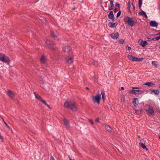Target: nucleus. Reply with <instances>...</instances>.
<instances>
[{
    "label": "nucleus",
    "instance_id": "obj_1",
    "mask_svg": "<svg viewBox=\"0 0 160 160\" xmlns=\"http://www.w3.org/2000/svg\"><path fill=\"white\" fill-rule=\"evenodd\" d=\"M124 21L126 24L131 27H133L137 22L136 18L135 17L131 18L128 16H125L124 18Z\"/></svg>",
    "mask_w": 160,
    "mask_h": 160
},
{
    "label": "nucleus",
    "instance_id": "obj_2",
    "mask_svg": "<svg viewBox=\"0 0 160 160\" xmlns=\"http://www.w3.org/2000/svg\"><path fill=\"white\" fill-rule=\"evenodd\" d=\"M64 106L65 108L69 109L73 112H76L77 110L74 102L70 103L68 101H66L64 103Z\"/></svg>",
    "mask_w": 160,
    "mask_h": 160
},
{
    "label": "nucleus",
    "instance_id": "obj_3",
    "mask_svg": "<svg viewBox=\"0 0 160 160\" xmlns=\"http://www.w3.org/2000/svg\"><path fill=\"white\" fill-rule=\"evenodd\" d=\"M55 45V44L53 41L47 40L45 42V46L46 48L48 49L52 50H55V48L53 46Z\"/></svg>",
    "mask_w": 160,
    "mask_h": 160
},
{
    "label": "nucleus",
    "instance_id": "obj_4",
    "mask_svg": "<svg viewBox=\"0 0 160 160\" xmlns=\"http://www.w3.org/2000/svg\"><path fill=\"white\" fill-rule=\"evenodd\" d=\"M127 57L129 59L133 62H140L144 60L143 58H138L130 55H128L127 56Z\"/></svg>",
    "mask_w": 160,
    "mask_h": 160
},
{
    "label": "nucleus",
    "instance_id": "obj_5",
    "mask_svg": "<svg viewBox=\"0 0 160 160\" xmlns=\"http://www.w3.org/2000/svg\"><path fill=\"white\" fill-rule=\"evenodd\" d=\"M128 92L130 94L136 95L137 94L140 95L142 94L144 92L140 90H129L128 91Z\"/></svg>",
    "mask_w": 160,
    "mask_h": 160
},
{
    "label": "nucleus",
    "instance_id": "obj_6",
    "mask_svg": "<svg viewBox=\"0 0 160 160\" xmlns=\"http://www.w3.org/2000/svg\"><path fill=\"white\" fill-rule=\"evenodd\" d=\"M92 99L94 103L97 102L98 104H100L101 100V95L100 94H98L95 97L92 96Z\"/></svg>",
    "mask_w": 160,
    "mask_h": 160
},
{
    "label": "nucleus",
    "instance_id": "obj_7",
    "mask_svg": "<svg viewBox=\"0 0 160 160\" xmlns=\"http://www.w3.org/2000/svg\"><path fill=\"white\" fill-rule=\"evenodd\" d=\"M146 111L148 115L149 116H152L154 113V111L152 107L149 106H148V108L146 109Z\"/></svg>",
    "mask_w": 160,
    "mask_h": 160
},
{
    "label": "nucleus",
    "instance_id": "obj_8",
    "mask_svg": "<svg viewBox=\"0 0 160 160\" xmlns=\"http://www.w3.org/2000/svg\"><path fill=\"white\" fill-rule=\"evenodd\" d=\"M73 55L72 53L70 55H69L66 57V60L67 62L69 64L72 63L73 61Z\"/></svg>",
    "mask_w": 160,
    "mask_h": 160
},
{
    "label": "nucleus",
    "instance_id": "obj_9",
    "mask_svg": "<svg viewBox=\"0 0 160 160\" xmlns=\"http://www.w3.org/2000/svg\"><path fill=\"white\" fill-rule=\"evenodd\" d=\"M1 61L7 63L8 65L9 64L10 62L9 58L8 56H5V55H4V57L1 58Z\"/></svg>",
    "mask_w": 160,
    "mask_h": 160
},
{
    "label": "nucleus",
    "instance_id": "obj_10",
    "mask_svg": "<svg viewBox=\"0 0 160 160\" xmlns=\"http://www.w3.org/2000/svg\"><path fill=\"white\" fill-rule=\"evenodd\" d=\"M8 97L11 99L13 98L15 95V93L13 91L9 90L6 91Z\"/></svg>",
    "mask_w": 160,
    "mask_h": 160
},
{
    "label": "nucleus",
    "instance_id": "obj_11",
    "mask_svg": "<svg viewBox=\"0 0 160 160\" xmlns=\"http://www.w3.org/2000/svg\"><path fill=\"white\" fill-rule=\"evenodd\" d=\"M71 47L69 46H66L64 47L63 48V51L64 53H68L71 52L72 53V51H71Z\"/></svg>",
    "mask_w": 160,
    "mask_h": 160
},
{
    "label": "nucleus",
    "instance_id": "obj_12",
    "mask_svg": "<svg viewBox=\"0 0 160 160\" xmlns=\"http://www.w3.org/2000/svg\"><path fill=\"white\" fill-rule=\"evenodd\" d=\"M139 45H141L142 47H144L148 44V43L146 41H143L141 39L139 40L138 42Z\"/></svg>",
    "mask_w": 160,
    "mask_h": 160
},
{
    "label": "nucleus",
    "instance_id": "obj_13",
    "mask_svg": "<svg viewBox=\"0 0 160 160\" xmlns=\"http://www.w3.org/2000/svg\"><path fill=\"white\" fill-rule=\"evenodd\" d=\"M158 24V23L155 21L152 20L149 22L150 25L152 27H157Z\"/></svg>",
    "mask_w": 160,
    "mask_h": 160
},
{
    "label": "nucleus",
    "instance_id": "obj_14",
    "mask_svg": "<svg viewBox=\"0 0 160 160\" xmlns=\"http://www.w3.org/2000/svg\"><path fill=\"white\" fill-rule=\"evenodd\" d=\"M119 34L118 32H117L116 33H112L110 36L111 37V38L113 39H116L118 38V37L119 36Z\"/></svg>",
    "mask_w": 160,
    "mask_h": 160
},
{
    "label": "nucleus",
    "instance_id": "obj_15",
    "mask_svg": "<svg viewBox=\"0 0 160 160\" xmlns=\"http://www.w3.org/2000/svg\"><path fill=\"white\" fill-rule=\"evenodd\" d=\"M108 17L109 19H112L113 22L114 21L115 18L114 16L113 12L112 11H111L110 12L109 14H108Z\"/></svg>",
    "mask_w": 160,
    "mask_h": 160
},
{
    "label": "nucleus",
    "instance_id": "obj_16",
    "mask_svg": "<svg viewBox=\"0 0 160 160\" xmlns=\"http://www.w3.org/2000/svg\"><path fill=\"white\" fill-rule=\"evenodd\" d=\"M141 10V11L138 13L139 15L144 17L145 18H147L148 17L146 13L142 10Z\"/></svg>",
    "mask_w": 160,
    "mask_h": 160
},
{
    "label": "nucleus",
    "instance_id": "obj_17",
    "mask_svg": "<svg viewBox=\"0 0 160 160\" xmlns=\"http://www.w3.org/2000/svg\"><path fill=\"white\" fill-rule=\"evenodd\" d=\"M33 93L35 96V98L38 99L39 101L41 102L43 99L38 94H37L35 92H33Z\"/></svg>",
    "mask_w": 160,
    "mask_h": 160
},
{
    "label": "nucleus",
    "instance_id": "obj_18",
    "mask_svg": "<svg viewBox=\"0 0 160 160\" xmlns=\"http://www.w3.org/2000/svg\"><path fill=\"white\" fill-rule=\"evenodd\" d=\"M40 61L42 63H45L46 62L45 56L44 55H42L40 59Z\"/></svg>",
    "mask_w": 160,
    "mask_h": 160
},
{
    "label": "nucleus",
    "instance_id": "obj_19",
    "mask_svg": "<svg viewBox=\"0 0 160 160\" xmlns=\"http://www.w3.org/2000/svg\"><path fill=\"white\" fill-rule=\"evenodd\" d=\"M63 122L65 125L66 126L67 128H68L70 127L68 121L66 119L64 118L63 119Z\"/></svg>",
    "mask_w": 160,
    "mask_h": 160
},
{
    "label": "nucleus",
    "instance_id": "obj_20",
    "mask_svg": "<svg viewBox=\"0 0 160 160\" xmlns=\"http://www.w3.org/2000/svg\"><path fill=\"white\" fill-rule=\"evenodd\" d=\"M139 145L143 149H146L147 151L148 150V148H147L145 144L142 142H140L139 143Z\"/></svg>",
    "mask_w": 160,
    "mask_h": 160
},
{
    "label": "nucleus",
    "instance_id": "obj_21",
    "mask_svg": "<svg viewBox=\"0 0 160 160\" xmlns=\"http://www.w3.org/2000/svg\"><path fill=\"white\" fill-rule=\"evenodd\" d=\"M51 36L53 38L55 39H56L58 38V36L55 35L54 32L52 31V30L50 31Z\"/></svg>",
    "mask_w": 160,
    "mask_h": 160
},
{
    "label": "nucleus",
    "instance_id": "obj_22",
    "mask_svg": "<svg viewBox=\"0 0 160 160\" xmlns=\"http://www.w3.org/2000/svg\"><path fill=\"white\" fill-rule=\"evenodd\" d=\"M115 22H110L108 23V25L109 27L111 28H116L115 26Z\"/></svg>",
    "mask_w": 160,
    "mask_h": 160
},
{
    "label": "nucleus",
    "instance_id": "obj_23",
    "mask_svg": "<svg viewBox=\"0 0 160 160\" xmlns=\"http://www.w3.org/2000/svg\"><path fill=\"white\" fill-rule=\"evenodd\" d=\"M101 94L102 95V100L103 102H104L105 100L106 99V98H105V93L104 91L103 90V89L102 90Z\"/></svg>",
    "mask_w": 160,
    "mask_h": 160
},
{
    "label": "nucleus",
    "instance_id": "obj_24",
    "mask_svg": "<svg viewBox=\"0 0 160 160\" xmlns=\"http://www.w3.org/2000/svg\"><path fill=\"white\" fill-rule=\"evenodd\" d=\"M105 128L106 130L108 131L109 132H111L112 131L111 128L108 125L105 124Z\"/></svg>",
    "mask_w": 160,
    "mask_h": 160
},
{
    "label": "nucleus",
    "instance_id": "obj_25",
    "mask_svg": "<svg viewBox=\"0 0 160 160\" xmlns=\"http://www.w3.org/2000/svg\"><path fill=\"white\" fill-rule=\"evenodd\" d=\"M153 92L156 95H158L159 93L158 90L155 89L152 90L151 92V94H152Z\"/></svg>",
    "mask_w": 160,
    "mask_h": 160
},
{
    "label": "nucleus",
    "instance_id": "obj_26",
    "mask_svg": "<svg viewBox=\"0 0 160 160\" xmlns=\"http://www.w3.org/2000/svg\"><path fill=\"white\" fill-rule=\"evenodd\" d=\"M136 100H137V101H138V98H134L132 102V103L133 104V105L135 107H136L137 106H138V104H137V103H136Z\"/></svg>",
    "mask_w": 160,
    "mask_h": 160
},
{
    "label": "nucleus",
    "instance_id": "obj_27",
    "mask_svg": "<svg viewBox=\"0 0 160 160\" xmlns=\"http://www.w3.org/2000/svg\"><path fill=\"white\" fill-rule=\"evenodd\" d=\"M142 0H138V5L139 9L140 10H142L141 6L142 4Z\"/></svg>",
    "mask_w": 160,
    "mask_h": 160
},
{
    "label": "nucleus",
    "instance_id": "obj_28",
    "mask_svg": "<svg viewBox=\"0 0 160 160\" xmlns=\"http://www.w3.org/2000/svg\"><path fill=\"white\" fill-rule=\"evenodd\" d=\"M144 85H148L149 86H153L154 85V84L150 82H147L145 83L144 84Z\"/></svg>",
    "mask_w": 160,
    "mask_h": 160
},
{
    "label": "nucleus",
    "instance_id": "obj_29",
    "mask_svg": "<svg viewBox=\"0 0 160 160\" xmlns=\"http://www.w3.org/2000/svg\"><path fill=\"white\" fill-rule=\"evenodd\" d=\"M152 64L153 66H155L156 68H157L158 67L157 62L152 61Z\"/></svg>",
    "mask_w": 160,
    "mask_h": 160
},
{
    "label": "nucleus",
    "instance_id": "obj_30",
    "mask_svg": "<svg viewBox=\"0 0 160 160\" xmlns=\"http://www.w3.org/2000/svg\"><path fill=\"white\" fill-rule=\"evenodd\" d=\"M2 119L3 121V122L5 124V125L11 131V132H12V129L11 128H10L9 126L8 125L7 123V122H5L4 119L2 118Z\"/></svg>",
    "mask_w": 160,
    "mask_h": 160
},
{
    "label": "nucleus",
    "instance_id": "obj_31",
    "mask_svg": "<svg viewBox=\"0 0 160 160\" xmlns=\"http://www.w3.org/2000/svg\"><path fill=\"white\" fill-rule=\"evenodd\" d=\"M142 108H140L139 110H136V109H135V112L137 114H138V115H139V114H140L141 112H142Z\"/></svg>",
    "mask_w": 160,
    "mask_h": 160
},
{
    "label": "nucleus",
    "instance_id": "obj_32",
    "mask_svg": "<svg viewBox=\"0 0 160 160\" xmlns=\"http://www.w3.org/2000/svg\"><path fill=\"white\" fill-rule=\"evenodd\" d=\"M114 7V6L113 4H110V6L108 8V9L109 11H112V10L113 9Z\"/></svg>",
    "mask_w": 160,
    "mask_h": 160
},
{
    "label": "nucleus",
    "instance_id": "obj_33",
    "mask_svg": "<svg viewBox=\"0 0 160 160\" xmlns=\"http://www.w3.org/2000/svg\"><path fill=\"white\" fill-rule=\"evenodd\" d=\"M93 61L92 62V64L95 66H97L98 65V62L93 60Z\"/></svg>",
    "mask_w": 160,
    "mask_h": 160
},
{
    "label": "nucleus",
    "instance_id": "obj_34",
    "mask_svg": "<svg viewBox=\"0 0 160 160\" xmlns=\"http://www.w3.org/2000/svg\"><path fill=\"white\" fill-rule=\"evenodd\" d=\"M124 40L123 39H121L119 41V42L120 44H123Z\"/></svg>",
    "mask_w": 160,
    "mask_h": 160
},
{
    "label": "nucleus",
    "instance_id": "obj_35",
    "mask_svg": "<svg viewBox=\"0 0 160 160\" xmlns=\"http://www.w3.org/2000/svg\"><path fill=\"white\" fill-rule=\"evenodd\" d=\"M121 14V11L120 10L117 14V16H116V18H118L120 16Z\"/></svg>",
    "mask_w": 160,
    "mask_h": 160
},
{
    "label": "nucleus",
    "instance_id": "obj_36",
    "mask_svg": "<svg viewBox=\"0 0 160 160\" xmlns=\"http://www.w3.org/2000/svg\"><path fill=\"white\" fill-rule=\"evenodd\" d=\"M41 102H42L43 104H44L45 105L47 106V104L45 100H43V99L42 100V101H41Z\"/></svg>",
    "mask_w": 160,
    "mask_h": 160
},
{
    "label": "nucleus",
    "instance_id": "obj_37",
    "mask_svg": "<svg viewBox=\"0 0 160 160\" xmlns=\"http://www.w3.org/2000/svg\"><path fill=\"white\" fill-rule=\"evenodd\" d=\"M5 54H3L2 53H0V60L1 61V58L2 57H4Z\"/></svg>",
    "mask_w": 160,
    "mask_h": 160
},
{
    "label": "nucleus",
    "instance_id": "obj_38",
    "mask_svg": "<svg viewBox=\"0 0 160 160\" xmlns=\"http://www.w3.org/2000/svg\"><path fill=\"white\" fill-rule=\"evenodd\" d=\"M154 38L155 39V40L158 41L160 39V35L158 37H155Z\"/></svg>",
    "mask_w": 160,
    "mask_h": 160
},
{
    "label": "nucleus",
    "instance_id": "obj_39",
    "mask_svg": "<svg viewBox=\"0 0 160 160\" xmlns=\"http://www.w3.org/2000/svg\"><path fill=\"white\" fill-rule=\"evenodd\" d=\"M115 7H118L119 8H120V4L118 2H116L115 3Z\"/></svg>",
    "mask_w": 160,
    "mask_h": 160
},
{
    "label": "nucleus",
    "instance_id": "obj_40",
    "mask_svg": "<svg viewBox=\"0 0 160 160\" xmlns=\"http://www.w3.org/2000/svg\"><path fill=\"white\" fill-rule=\"evenodd\" d=\"M132 90H134V89H141V88L139 87H132Z\"/></svg>",
    "mask_w": 160,
    "mask_h": 160
},
{
    "label": "nucleus",
    "instance_id": "obj_41",
    "mask_svg": "<svg viewBox=\"0 0 160 160\" xmlns=\"http://www.w3.org/2000/svg\"><path fill=\"white\" fill-rule=\"evenodd\" d=\"M89 122H90L92 125L94 124V123L93 121V120L92 119H89Z\"/></svg>",
    "mask_w": 160,
    "mask_h": 160
},
{
    "label": "nucleus",
    "instance_id": "obj_42",
    "mask_svg": "<svg viewBox=\"0 0 160 160\" xmlns=\"http://www.w3.org/2000/svg\"><path fill=\"white\" fill-rule=\"evenodd\" d=\"M95 121L97 122H100V119L99 118H97L95 119Z\"/></svg>",
    "mask_w": 160,
    "mask_h": 160
},
{
    "label": "nucleus",
    "instance_id": "obj_43",
    "mask_svg": "<svg viewBox=\"0 0 160 160\" xmlns=\"http://www.w3.org/2000/svg\"><path fill=\"white\" fill-rule=\"evenodd\" d=\"M108 1L110 2V4H113V3L114 2L113 0H108Z\"/></svg>",
    "mask_w": 160,
    "mask_h": 160
},
{
    "label": "nucleus",
    "instance_id": "obj_44",
    "mask_svg": "<svg viewBox=\"0 0 160 160\" xmlns=\"http://www.w3.org/2000/svg\"><path fill=\"white\" fill-rule=\"evenodd\" d=\"M127 48H128L127 49H128V50L130 51V50H131V47H130V46H127Z\"/></svg>",
    "mask_w": 160,
    "mask_h": 160
},
{
    "label": "nucleus",
    "instance_id": "obj_45",
    "mask_svg": "<svg viewBox=\"0 0 160 160\" xmlns=\"http://www.w3.org/2000/svg\"><path fill=\"white\" fill-rule=\"evenodd\" d=\"M124 87H120V88H119V90L120 91H121V90H124Z\"/></svg>",
    "mask_w": 160,
    "mask_h": 160
},
{
    "label": "nucleus",
    "instance_id": "obj_46",
    "mask_svg": "<svg viewBox=\"0 0 160 160\" xmlns=\"http://www.w3.org/2000/svg\"><path fill=\"white\" fill-rule=\"evenodd\" d=\"M133 1H134V0H132V4L133 6V9H135V6L133 5Z\"/></svg>",
    "mask_w": 160,
    "mask_h": 160
},
{
    "label": "nucleus",
    "instance_id": "obj_47",
    "mask_svg": "<svg viewBox=\"0 0 160 160\" xmlns=\"http://www.w3.org/2000/svg\"><path fill=\"white\" fill-rule=\"evenodd\" d=\"M39 83L41 84H43L44 83V81H40Z\"/></svg>",
    "mask_w": 160,
    "mask_h": 160
},
{
    "label": "nucleus",
    "instance_id": "obj_48",
    "mask_svg": "<svg viewBox=\"0 0 160 160\" xmlns=\"http://www.w3.org/2000/svg\"><path fill=\"white\" fill-rule=\"evenodd\" d=\"M130 3V2L129 1L127 4L128 6L131 7Z\"/></svg>",
    "mask_w": 160,
    "mask_h": 160
},
{
    "label": "nucleus",
    "instance_id": "obj_49",
    "mask_svg": "<svg viewBox=\"0 0 160 160\" xmlns=\"http://www.w3.org/2000/svg\"><path fill=\"white\" fill-rule=\"evenodd\" d=\"M50 160H55L52 156H51L50 157Z\"/></svg>",
    "mask_w": 160,
    "mask_h": 160
},
{
    "label": "nucleus",
    "instance_id": "obj_50",
    "mask_svg": "<svg viewBox=\"0 0 160 160\" xmlns=\"http://www.w3.org/2000/svg\"><path fill=\"white\" fill-rule=\"evenodd\" d=\"M98 78H97V77L96 75H95L93 76V79L94 80L97 79Z\"/></svg>",
    "mask_w": 160,
    "mask_h": 160
},
{
    "label": "nucleus",
    "instance_id": "obj_51",
    "mask_svg": "<svg viewBox=\"0 0 160 160\" xmlns=\"http://www.w3.org/2000/svg\"><path fill=\"white\" fill-rule=\"evenodd\" d=\"M147 39H148V41H151V38H149L148 37H147Z\"/></svg>",
    "mask_w": 160,
    "mask_h": 160
},
{
    "label": "nucleus",
    "instance_id": "obj_52",
    "mask_svg": "<svg viewBox=\"0 0 160 160\" xmlns=\"http://www.w3.org/2000/svg\"><path fill=\"white\" fill-rule=\"evenodd\" d=\"M49 109H51V108L50 107V106L47 104V105L46 106Z\"/></svg>",
    "mask_w": 160,
    "mask_h": 160
},
{
    "label": "nucleus",
    "instance_id": "obj_53",
    "mask_svg": "<svg viewBox=\"0 0 160 160\" xmlns=\"http://www.w3.org/2000/svg\"><path fill=\"white\" fill-rule=\"evenodd\" d=\"M128 12L131 14H132V12L130 9H129V10H128Z\"/></svg>",
    "mask_w": 160,
    "mask_h": 160
},
{
    "label": "nucleus",
    "instance_id": "obj_54",
    "mask_svg": "<svg viewBox=\"0 0 160 160\" xmlns=\"http://www.w3.org/2000/svg\"><path fill=\"white\" fill-rule=\"evenodd\" d=\"M130 7H129V6L127 7V9H128V10L130 9Z\"/></svg>",
    "mask_w": 160,
    "mask_h": 160
},
{
    "label": "nucleus",
    "instance_id": "obj_55",
    "mask_svg": "<svg viewBox=\"0 0 160 160\" xmlns=\"http://www.w3.org/2000/svg\"><path fill=\"white\" fill-rule=\"evenodd\" d=\"M76 9V8L75 7H73L72 8V10H74Z\"/></svg>",
    "mask_w": 160,
    "mask_h": 160
},
{
    "label": "nucleus",
    "instance_id": "obj_56",
    "mask_svg": "<svg viewBox=\"0 0 160 160\" xmlns=\"http://www.w3.org/2000/svg\"><path fill=\"white\" fill-rule=\"evenodd\" d=\"M118 24V23L117 22H115V26L116 27L117 25Z\"/></svg>",
    "mask_w": 160,
    "mask_h": 160
},
{
    "label": "nucleus",
    "instance_id": "obj_57",
    "mask_svg": "<svg viewBox=\"0 0 160 160\" xmlns=\"http://www.w3.org/2000/svg\"><path fill=\"white\" fill-rule=\"evenodd\" d=\"M160 35V32L158 33H157L156 34V35Z\"/></svg>",
    "mask_w": 160,
    "mask_h": 160
},
{
    "label": "nucleus",
    "instance_id": "obj_58",
    "mask_svg": "<svg viewBox=\"0 0 160 160\" xmlns=\"http://www.w3.org/2000/svg\"><path fill=\"white\" fill-rule=\"evenodd\" d=\"M151 40H155V39L154 38H151Z\"/></svg>",
    "mask_w": 160,
    "mask_h": 160
},
{
    "label": "nucleus",
    "instance_id": "obj_59",
    "mask_svg": "<svg viewBox=\"0 0 160 160\" xmlns=\"http://www.w3.org/2000/svg\"><path fill=\"white\" fill-rule=\"evenodd\" d=\"M86 88L87 89V90H89V88L87 87H86Z\"/></svg>",
    "mask_w": 160,
    "mask_h": 160
},
{
    "label": "nucleus",
    "instance_id": "obj_60",
    "mask_svg": "<svg viewBox=\"0 0 160 160\" xmlns=\"http://www.w3.org/2000/svg\"><path fill=\"white\" fill-rule=\"evenodd\" d=\"M69 160H75V159H72L71 158H69Z\"/></svg>",
    "mask_w": 160,
    "mask_h": 160
},
{
    "label": "nucleus",
    "instance_id": "obj_61",
    "mask_svg": "<svg viewBox=\"0 0 160 160\" xmlns=\"http://www.w3.org/2000/svg\"><path fill=\"white\" fill-rule=\"evenodd\" d=\"M158 136L159 137V138L160 140V135Z\"/></svg>",
    "mask_w": 160,
    "mask_h": 160
},
{
    "label": "nucleus",
    "instance_id": "obj_62",
    "mask_svg": "<svg viewBox=\"0 0 160 160\" xmlns=\"http://www.w3.org/2000/svg\"><path fill=\"white\" fill-rule=\"evenodd\" d=\"M116 9H117V8H115V9H114V10H116Z\"/></svg>",
    "mask_w": 160,
    "mask_h": 160
},
{
    "label": "nucleus",
    "instance_id": "obj_63",
    "mask_svg": "<svg viewBox=\"0 0 160 160\" xmlns=\"http://www.w3.org/2000/svg\"><path fill=\"white\" fill-rule=\"evenodd\" d=\"M138 138H140V136L139 135L138 136Z\"/></svg>",
    "mask_w": 160,
    "mask_h": 160
},
{
    "label": "nucleus",
    "instance_id": "obj_64",
    "mask_svg": "<svg viewBox=\"0 0 160 160\" xmlns=\"http://www.w3.org/2000/svg\"><path fill=\"white\" fill-rule=\"evenodd\" d=\"M159 88H160V85L159 86Z\"/></svg>",
    "mask_w": 160,
    "mask_h": 160
}]
</instances>
